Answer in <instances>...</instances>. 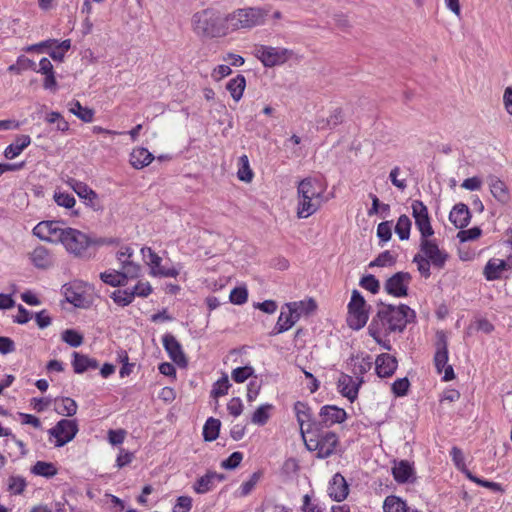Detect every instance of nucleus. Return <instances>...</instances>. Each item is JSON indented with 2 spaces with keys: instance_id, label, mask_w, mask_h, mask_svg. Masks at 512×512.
<instances>
[{
  "instance_id": "obj_15",
  "label": "nucleus",
  "mask_w": 512,
  "mask_h": 512,
  "mask_svg": "<svg viewBox=\"0 0 512 512\" xmlns=\"http://www.w3.org/2000/svg\"><path fill=\"white\" fill-rule=\"evenodd\" d=\"M70 186L74 192L84 200L85 204L92 208L94 211H101L103 209L97 193L87 184L77 180H71Z\"/></svg>"
},
{
  "instance_id": "obj_43",
  "label": "nucleus",
  "mask_w": 512,
  "mask_h": 512,
  "mask_svg": "<svg viewBox=\"0 0 512 512\" xmlns=\"http://www.w3.org/2000/svg\"><path fill=\"white\" fill-rule=\"evenodd\" d=\"M411 220L407 215H401L396 223L395 232L401 240H407L410 236Z\"/></svg>"
},
{
  "instance_id": "obj_32",
  "label": "nucleus",
  "mask_w": 512,
  "mask_h": 512,
  "mask_svg": "<svg viewBox=\"0 0 512 512\" xmlns=\"http://www.w3.org/2000/svg\"><path fill=\"white\" fill-rule=\"evenodd\" d=\"M222 480L223 476L217 474L216 472H208L204 476L200 477L194 484V491L198 494H204L209 492L212 487L214 480Z\"/></svg>"
},
{
  "instance_id": "obj_55",
  "label": "nucleus",
  "mask_w": 512,
  "mask_h": 512,
  "mask_svg": "<svg viewBox=\"0 0 512 512\" xmlns=\"http://www.w3.org/2000/svg\"><path fill=\"white\" fill-rule=\"evenodd\" d=\"M261 472H254L250 478L243 482L241 485V495L246 496L248 495L256 486V484L259 482L261 478Z\"/></svg>"
},
{
  "instance_id": "obj_38",
  "label": "nucleus",
  "mask_w": 512,
  "mask_h": 512,
  "mask_svg": "<svg viewBox=\"0 0 512 512\" xmlns=\"http://www.w3.org/2000/svg\"><path fill=\"white\" fill-rule=\"evenodd\" d=\"M392 473L397 482L405 483L411 477L413 469L407 461H400L393 467Z\"/></svg>"
},
{
  "instance_id": "obj_57",
  "label": "nucleus",
  "mask_w": 512,
  "mask_h": 512,
  "mask_svg": "<svg viewBox=\"0 0 512 512\" xmlns=\"http://www.w3.org/2000/svg\"><path fill=\"white\" fill-rule=\"evenodd\" d=\"M360 285L370 291L373 294H376L379 291L380 283L373 275H367L362 277L360 281Z\"/></svg>"
},
{
  "instance_id": "obj_21",
  "label": "nucleus",
  "mask_w": 512,
  "mask_h": 512,
  "mask_svg": "<svg viewBox=\"0 0 512 512\" xmlns=\"http://www.w3.org/2000/svg\"><path fill=\"white\" fill-rule=\"evenodd\" d=\"M346 412L342 408L333 405L323 406L320 410L321 422L326 426L342 423L346 419Z\"/></svg>"
},
{
  "instance_id": "obj_50",
  "label": "nucleus",
  "mask_w": 512,
  "mask_h": 512,
  "mask_svg": "<svg viewBox=\"0 0 512 512\" xmlns=\"http://www.w3.org/2000/svg\"><path fill=\"white\" fill-rule=\"evenodd\" d=\"M46 121L50 124L56 123L58 131L65 132L69 129L68 122L62 117V115L59 112H51L47 114Z\"/></svg>"
},
{
  "instance_id": "obj_53",
  "label": "nucleus",
  "mask_w": 512,
  "mask_h": 512,
  "mask_svg": "<svg viewBox=\"0 0 512 512\" xmlns=\"http://www.w3.org/2000/svg\"><path fill=\"white\" fill-rule=\"evenodd\" d=\"M409 387L410 382L407 377H404L395 380L391 389L396 396H404L407 394Z\"/></svg>"
},
{
  "instance_id": "obj_30",
  "label": "nucleus",
  "mask_w": 512,
  "mask_h": 512,
  "mask_svg": "<svg viewBox=\"0 0 512 512\" xmlns=\"http://www.w3.org/2000/svg\"><path fill=\"white\" fill-rule=\"evenodd\" d=\"M131 278L130 275L126 274L124 270L106 271L100 274V279L110 286H124L127 283V279Z\"/></svg>"
},
{
  "instance_id": "obj_5",
  "label": "nucleus",
  "mask_w": 512,
  "mask_h": 512,
  "mask_svg": "<svg viewBox=\"0 0 512 512\" xmlns=\"http://www.w3.org/2000/svg\"><path fill=\"white\" fill-rule=\"evenodd\" d=\"M302 438L309 451L317 452V457L324 459L334 454L339 439L336 433L331 431L319 432L312 425L302 429Z\"/></svg>"
},
{
  "instance_id": "obj_54",
  "label": "nucleus",
  "mask_w": 512,
  "mask_h": 512,
  "mask_svg": "<svg viewBox=\"0 0 512 512\" xmlns=\"http://www.w3.org/2000/svg\"><path fill=\"white\" fill-rule=\"evenodd\" d=\"M77 407V403L73 399L65 397L62 399V405L58 413L66 416H73L77 412Z\"/></svg>"
},
{
  "instance_id": "obj_39",
  "label": "nucleus",
  "mask_w": 512,
  "mask_h": 512,
  "mask_svg": "<svg viewBox=\"0 0 512 512\" xmlns=\"http://www.w3.org/2000/svg\"><path fill=\"white\" fill-rule=\"evenodd\" d=\"M221 423L218 419L210 417L203 427V437L205 441H214L217 439Z\"/></svg>"
},
{
  "instance_id": "obj_46",
  "label": "nucleus",
  "mask_w": 512,
  "mask_h": 512,
  "mask_svg": "<svg viewBox=\"0 0 512 512\" xmlns=\"http://www.w3.org/2000/svg\"><path fill=\"white\" fill-rule=\"evenodd\" d=\"M111 297L116 304L121 306H127L134 300L133 293L129 289L116 290L112 293Z\"/></svg>"
},
{
  "instance_id": "obj_61",
  "label": "nucleus",
  "mask_w": 512,
  "mask_h": 512,
  "mask_svg": "<svg viewBox=\"0 0 512 512\" xmlns=\"http://www.w3.org/2000/svg\"><path fill=\"white\" fill-rule=\"evenodd\" d=\"M295 411H296L297 421L300 426V432L302 433V429H304V422L306 419L309 418V415L307 413L308 407L302 402H297L295 404Z\"/></svg>"
},
{
  "instance_id": "obj_20",
  "label": "nucleus",
  "mask_w": 512,
  "mask_h": 512,
  "mask_svg": "<svg viewBox=\"0 0 512 512\" xmlns=\"http://www.w3.org/2000/svg\"><path fill=\"white\" fill-rule=\"evenodd\" d=\"M397 359L387 353L380 354L375 360V369L379 377H390L397 369Z\"/></svg>"
},
{
  "instance_id": "obj_16",
  "label": "nucleus",
  "mask_w": 512,
  "mask_h": 512,
  "mask_svg": "<svg viewBox=\"0 0 512 512\" xmlns=\"http://www.w3.org/2000/svg\"><path fill=\"white\" fill-rule=\"evenodd\" d=\"M163 346L170 359L180 367L187 366V358L179 341L172 334H165L162 339Z\"/></svg>"
},
{
  "instance_id": "obj_6",
  "label": "nucleus",
  "mask_w": 512,
  "mask_h": 512,
  "mask_svg": "<svg viewBox=\"0 0 512 512\" xmlns=\"http://www.w3.org/2000/svg\"><path fill=\"white\" fill-rule=\"evenodd\" d=\"M253 55L264 67L272 68L285 64L291 59L293 51L283 47L256 44L253 48Z\"/></svg>"
},
{
  "instance_id": "obj_56",
  "label": "nucleus",
  "mask_w": 512,
  "mask_h": 512,
  "mask_svg": "<svg viewBox=\"0 0 512 512\" xmlns=\"http://www.w3.org/2000/svg\"><path fill=\"white\" fill-rule=\"evenodd\" d=\"M248 292L244 287H236L230 293V301L234 304L241 305L247 301Z\"/></svg>"
},
{
  "instance_id": "obj_33",
  "label": "nucleus",
  "mask_w": 512,
  "mask_h": 512,
  "mask_svg": "<svg viewBox=\"0 0 512 512\" xmlns=\"http://www.w3.org/2000/svg\"><path fill=\"white\" fill-rule=\"evenodd\" d=\"M246 87V79L243 75L238 74L235 78L228 81L226 89L229 91L234 101L238 102L242 96Z\"/></svg>"
},
{
  "instance_id": "obj_26",
  "label": "nucleus",
  "mask_w": 512,
  "mask_h": 512,
  "mask_svg": "<svg viewBox=\"0 0 512 512\" xmlns=\"http://www.w3.org/2000/svg\"><path fill=\"white\" fill-rule=\"evenodd\" d=\"M470 211L466 204H456L449 214V220L454 224L456 228H463L469 224Z\"/></svg>"
},
{
  "instance_id": "obj_1",
  "label": "nucleus",
  "mask_w": 512,
  "mask_h": 512,
  "mask_svg": "<svg viewBox=\"0 0 512 512\" xmlns=\"http://www.w3.org/2000/svg\"><path fill=\"white\" fill-rule=\"evenodd\" d=\"M415 318V312L409 306L382 304L377 315L371 321L368 332L377 343L381 342V335L391 332H402L408 323Z\"/></svg>"
},
{
  "instance_id": "obj_64",
  "label": "nucleus",
  "mask_w": 512,
  "mask_h": 512,
  "mask_svg": "<svg viewBox=\"0 0 512 512\" xmlns=\"http://www.w3.org/2000/svg\"><path fill=\"white\" fill-rule=\"evenodd\" d=\"M480 234H481L480 228L473 227L471 229L462 230V231L458 232L457 237L459 238V240L461 242H466V241L477 239L480 236Z\"/></svg>"
},
{
  "instance_id": "obj_45",
  "label": "nucleus",
  "mask_w": 512,
  "mask_h": 512,
  "mask_svg": "<svg viewBox=\"0 0 512 512\" xmlns=\"http://www.w3.org/2000/svg\"><path fill=\"white\" fill-rule=\"evenodd\" d=\"M62 340L71 347H79L83 343V336L73 329H66L62 332Z\"/></svg>"
},
{
  "instance_id": "obj_31",
  "label": "nucleus",
  "mask_w": 512,
  "mask_h": 512,
  "mask_svg": "<svg viewBox=\"0 0 512 512\" xmlns=\"http://www.w3.org/2000/svg\"><path fill=\"white\" fill-rule=\"evenodd\" d=\"M31 143L30 136L20 135L15 141L6 147L4 155L7 159H13L17 157L27 146Z\"/></svg>"
},
{
  "instance_id": "obj_58",
  "label": "nucleus",
  "mask_w": 512,
  "mask_h": 512,
  "mask_svg": "<svg viewBox=\"0 0 512 512\" xmlns=\"http://www.w3.org/2000/svg\"><path fill=\"white\" fill-rule=\"evenodd\" d=\"M400 173V168L398 166H395L389 173V179L395 187L403 191L406 189L407 183L405 178H399Z\"/></svg>"
},
{
  "instance_id": "obj_41",
  "label": "nucleus",
  "mask_w": 512,
  "mask_h": 512,
  "mask_svg": "<svg viewBox=\"0 0 512 512\" xmlns=\"http://www.w3.org/2000/svg\"><path fill=\"white\" fill-rule=\"evenodd\" d=\"M384 512H407L406 503L399 497L391 495L383 503Z\"/></svg>"
},
{
  "instance_id": "obj_17",
  "label": "nucleus",
  "mask_w": 512,
  "mask_h": 512,
  "mask_svg": "<svg viewBox=\"0 0 512 512\" xmlns=\"http://www.w3.org/2000/svg\"><path fill=\"white\" fill-rule=\"evenodd\" d=\"M512 265V259L507 261L497 258H491L486 263L483 269V275L488 281H493L501 278L502 273Z\"/></svg>"
},
{
  "instance_id": "obj_7",
  "label": "nucleus",
  "mask_w": 512,
  "mask_h": 512,
  "mask_svg": "<svg viewBox=\"0 0 512 512\" xmlns=\"http://www.w3.org/2000/svg\"><path fill=\"white\" fill-rule=\"evenodd\" d=\"M59 243L63 244L69 253L77 257H85L88 247L94 241L87 234L67 227Z\"/></svg>"
},
{
  "instance_id": "obj_60",
  "label": "nucleus",
  "mask_w": 512,
  "mask_h": 512,
  "mask_svg": "<svg viewBox=\"0 0 512 512\" xmlns=\"http://www.w3.org/2000/svg\"><path fill=\"white\" fill-rule=\"evenodd\" d=\"M141 253L144 257L148 255L149 264L152 266V273H154V270H157L158 268L161 267V257H159L151 248L143 247L141 249Z\"/></svg>"
},
{
  "instance_id": "obj_11",
  "label": "nucleus",
  "mask_w": 512,
  "mask_h": 512,
  "mask_svg": "<svg viewBox=\"0 0 512 512\" xmlns=\"http://www.w3.org/2000/svg\"><path fill=\"white\" fill-rule=\"evenodd\" d=\"M78 432L75 420L62 419L49 430L50 436L56 438V447H62L72 441Z\"/></svg>"
},
{
  "instance_id": "obj_36",
  "label": "nucleus",
  "mask_w": 512,
  "mask_h": 512,
  "mask_svg": "<svg viewBox=\"0 0 512 512\" xmlns=\"http://www.w3.org/2000/svg\"><path fill=\"white\" fill-rule=\"evenodd\" d=\"M343 121V112L340 108L334 109L327 118L318 119V129H333L341 124Z\"/></svg>"
},
{
  "instance_id": "obj_14",
  "label": "nucleus",
  "mask_w": 512,
  "mask_h": 512,
  "mask_svg": "<svg viewBox=\"0 0 512 512\" xmlns=\"http://www.w3.org/2000/svg\"><path fill=\"white\" fill-rule=\"evenodd\" d=\"M411 281V275L408 272H397L385 282V291L395 297L407 295L408 284Z\"/></svg>"
},
{
  "instance_id": "obj_27",
  "label": "nucleus",
  "mask_w": 512,
  "mask_h": 512,
  "mask_svg": "<svg viewBox=\"0 0 512 512\" xmlns=\"http://www.w3.org/2000/svg\"><path fill=\"white\" fill-rule=\"evenodd\" d=\"M153 159V154L143 147L134 148L130 153V164L135 169H142L148 166Z\"/></svg>"
},
{
  "instance_id": "obj_35",
  "label": "nucleus",
  "mask_w": 512,
  "mask_h": 512,
  "mask_svg": "<svg viewBox=\"0 0 512 512\" xmlns=\"http://www.w3.org/2000/svg\"><path fill=\"white\" fill-rule=\"evenodd\" d=\"M69 112L78 117L85 123H90L94 118V110L88 107H83L77 100L71 101L69 104Z\"/></svg>"
},
{
  "instance_id": "obj_34",
  "label": "nucleus",
  "mask_w": 512,
  "mask_h": 512,
  "mask_svg": "<svg viewBox=\"0 0 512 512\" xmlns=\"http://www.w3.org/2000/svg\"><path fill=\"white\" fill-rule=\"evenodd\" d=\"M74 360L72 362L75 373L81 374L88 369H95L98 366L96 360L89 358L86 355H82L78 352L73 353Z\"/></svg>"
},
{
  "instance_id": "obj_48",
  "label": "nucleus",
  "mask_w": 512,
  "mask_h": 512,
  "mask_svg": "<svg viewBox=\"0 0 512 512\" xmlns=\"http://www.w3.org/2000/svg\"><path fill=\"white\" fill-rule=\"evenodd\" d=\"M254 373L251 366L238 367L232 371L231 377L236 383H243Z\"/></svg>"
},
{
  "instance_id": "obj_13",
  "label": "nucleus",
  "mask_w": 512,
  "mask_h": 512,
  "mask_svg": "<svg viewBox=\"0 0 512 512\" xmlns=\"http://www.w3.org/2000/svg\"><path fill=\"white\" fill-rule=\"evenodd\" d=\"M412 214L415 218V224L418 230L421 233L422 237H430L434 234L433 228L430 224V219L428 215V209L423 204V202L419 200H414L412 202Z\"/></svg>"
},
{
  "instance_id": "obj_47",
  "label": "nucleus",
  "mask_w": 512,
  "mask_h": 512,
  "mask_svg": "<svg viewBox=\"0 0 512 512\" xmlns=\"http://www.w3.org/2000/svg\"><path fill=\"white\" fill-rule=\"evenodd\" d=\"M65 297L66 300L75 307L84 308L87 306L85 297L81 293L74 291L72 288H66Z\"/></svg>"
},
{
  "instance_id": "obj_9",
  "label": "nucleus",
  "mask_w": 512,
  "mask_h": 512,
  "mask_svg": "<svg viewBox=\"0 0 512 512\" xmlns=\"http://www.w3.org/2000/svg\"><path fill=\"white\" fill-rule=\"evenodd\" d=\"M438 341L436 343L437 350L434 356V363L438 373H441L444 369V381H450L454 379L455 374L453 367L451 365H447L448 362V348H447V340L446 336L443 332H438Z\"/></svg>"
},
{
  "instance_id": "obj_23",
  "label": "nucleus",
  "mask_w": 512,
  "mask_h": 512,
  "mask_svg": "<svg viewBox=\"0 0 512 512\" xmlns=\"http://www.w3.org/2000/svg\"><path fill=\"white\" fill-rule=\"evenodd\" d=\"M36 72L45 76L43 81L44 89L50 91H55L57 89L54 67L48 58L44 57L40 60L37 65Z\"/></svg>"
},
{
  "instance_id": "obj_12",
  "label": "nucleus",
  "mask_w": 512,
  "mask_h": 512,
  "mask_svg": "<svg viewBox=\"0 0 512 512\" xmlns=\"http://www.w3.org/2000/svg\"><path fill=\"white\" fill-rule=\"evenodd\" d=\"M422 255L437 268H443L448 255L439 249L435 241L429 240L428 237H422L420 243Z\"/></svg>"
},
{
  "instance_id": "obj_29",
  "label": "nucleus",
  "mask_w": 512,
  "mask_h": 512,
  "mask_svg": "<svg viewBox=\"0 0 512 512\" xmlns=\"http://www.w3.org/2000/svg\"><path fill=\"white\" fill-rule=\"evenodd\" d=\"M298 320L297 315L291 311V308H286L285 306L276 323V333H283L289 330Z\"/></svg>"
},
{
  "instance_id": "obj_22",
  "label": "nucleus",
  "mask_w": 512,
  "mask_h": 512,
  "mask_svg": "<svg viewBox=\"0 0 512 512\" xmlns=\"http://www.w3.org/2000/svg\"><path fill=\"white\" fill-rule=\"evenodd\" d=\"M361 383L362 380L356 381L352 376L342 374L338 379V388L344 397L353 402L357 398Z\"/></svg>"
},
{
  "instance_id": "obj_44",
  "label": "nucleus",
  "mask_w": 512,
  "mask_h": 512,
  "mask_svg": "<svg viewBox=\"0 0 512 512\" xmlns=\"http://www.w3.org/2000/svg\"><path fill=\"white\" fill-rule=\"evenodd\" d=\"M271 408H272V405H270V404H264V405H261L260 407H258L252 415V418H251L252 423L259 425V426L265 425L270 418L269 410Z\"/></svg>"
},
{
  "instance_id": "obj_40",
  "label": "nucleus",
  "mask_w": 512,
  "mask_h": 512,
  "mask_svg": "<svg viewBox=\"0 0 512 512\" xmlns=\"http://www.w3.org/2000/svg\"><path fill=\"white\" fill-rule=\"evenodd\" d=\"M237 177L239 180L250 183L253 179L254 173L250 168L249 159L247 155H242L238 162Z\"/></svg>"
},
{
  "instance_id": "obj_51",
  "label": "nucleus",
  "mask_w": 512,
  "mask_h": 512,
  "mask_svg": "<svg viewBox=\"0 0 512 512\" xmlns=\"http://www.w3.org/2000/svg\"><path fill=\"white\" fill-rule=\"evenodd\" d=\"M229 387H230V383H229V380H228V376L224 375L222 378H220L214 384V387H213V390H212V396L217 398V397H220V396H223V395L227 394Z\"/></svg>"
},
{
  "instance_id": "obj_2",
  "label": "nucleus",
  "mask_w": 512,
  "mask_h": 512,
  "mask_svg": "<svg viewBox=\"0 0 512 512\" xmlns=\"http://www.w3.org/2000/svg\"><path fill=\"white\" fill-rule=\"evenodd\" d=\"M226 14L214 8H205L191 17L194 34L204 39L223 38L229 35Z\"/></svg>"
},
{
  "instance_id": "obj_28",
  "label": "nucleus",
  "mask_w": 512,
  "mask_h": 512,
  "mask_svg": "<svg viewBox=\"0 0 512 512\" xmlns=\"http://www.w3.org/2000/svg\"><path fill=\"white\" fill-rule=\"evenodd\" d=\"M286 308H291V311H293L294 314L297 315V318L300 319L303 315L313 313L317 308V304L314 299L309 298L307 300L287 303Z\"/></svg>"
},
{
  "instance_id": "obj_52",
  "label": "nucleus",
  "mask_w": 512,
  "mask_h": 512,
  "mask_svg": "<svg viewBox=\"0 0 512 512\" xmlns=\"http://www.w3.org/2000/svg\"><path fill=\"white\" fill-rule=\"evenodd\" d=\"M394 262H395L394 256L389 251H385V252H382L375 260H373L369 264V267L390 266V265H393Z\"/></svg>"
},
{
  "instance_id": "obj_18",
  "label": "nucleus",
  "mask_w": 512,
  "mask_h": 512,
  "mask_svg": "<svg viewBox=\"0 0 512 512\" xmlns=\"http://www.w3.org/2000/svg\"><path fill=\"white\" fill-rule=\"evenodd\" d=\"M349 486L345 478L340 474L336 473L329 484L328 494L329 496L337 501L341 502L348 496Z\"/></svg>"
},
{
  "instance_id": "obj_37",
  "label": "nucleus",
  "mask_w": 512,
  "mask_h": 512,
  "mask_svg": "<svg viewBox=\"0 0 512 512\" xmlns=\"http://www.w3.org/2000/svg\"><path fill=\"white\" fill-rule=\"evenodd\" d=\"M34 475L51 478L58 473L56 466L51 462L37 461L31 468Z\"/></svg>"
},
{
  "instance_id": "obj_62",
  "label": "nucleus",
  "mask_w": 512,
  "mask_h": 512,
  "mask_svg": "<svg viewBox=\"0 0 512 512\" xmlns=\"http://www.w3.org/2000/svg\"><path fill=\"white\" fill-rule=\"evenodd\" d=\"M192 508V499L189 496H180L173 507V512H189Z\"/></svg>"
},
{
  "instance_id": "obj_4",
  "label": "nucleus",
  "mask_w": 512,
  "mask_h": 512,
  "mask_svg": "<svg viewBox=\"0 0 512 512\" xmlns=\"http://www.w3.org/2000/svg\"><path fill=\"white\" fill-rule=\"evenodd\" d=\"M270 9L267 7L238 8L226 14L229 34L238 30H249L263 25Z\"/></svg>"
},
{
  "instance_id": "obj_10",
  "label": "nucleus",
  "mask_w": 512,
  "mask_h": 512,
  "mask_svg": "<svg viewBox=\"0 0 512 512\" xmlns=\"http://www.w3.org/2000/svg\"><path fill=\"white\" fill-rule=\"evenodd\" d=\"M66 228L59 221H42L33 228V234L43 241L59 243Z\"/></svg>"
},
{
  "instance_id": "obj_24",
  "label": "nucleus",
  "mask_w": 512,
  "mask_h": 512,
  "mask_svg": "<svg viewBox=\"0 0 512 512\" xmlns=\"http://www.w3.org/2000/svg\"><path fill=\"white\" fill-rule=\"evenodd\" d=\"M487 183L493 197L502 204H506L510 199V194L506 184L497 176L490 175Z\"/></svg>"
},
{
  "instance_id": "obj_63",
  "label": "nucleus",
  "mask_w": 512,
  "mask_h": 512,
  "mask_svg": "<svg viewBox=\"0 0 512 512\" xmlns=\"http://www.w3.org/2000/svg\"><path fill=\"white\" fill-rule=\"evenodd\" d=\"M243 459L241 452H233L227 459H225L221 466L225 469H235L238 467Z\"/></svg>"
},
{
  "instance_id": "obj_49",
  "label": "nucleus",
  "mask_w": 512,
  "mask_h": 512,
  "mask_svg": "<svg viewBox=\"0 0 512 512\" xmlns=\"http://www.w3.org/2000/svg\"><path fill=\"white\" fill-rule=\"evenodd\" d=\"M413 262L417 264L418 271L423 277H430L431 262L429 260H427L422 254L419 253L414 256Z\"/></svg>"
},
{
  "instance_id": "obj_59",
  "label": "nucleus",
  "mask_w": 512,
  "mask_h": 512,
  "mask_svg": "<svg viewBox=\"0 0 512 512\" xmlns=\"http://www.w3.org/2000/svg\"><path fill=\"white\" fill-rule=\"evenodd\" d=\"M54 200L59 206H63L65 208H72L75 205V198L68 193H55Z\"/></svg>"
},
{
  "instance_id": "obj_8",
  "label": "nucleus",
  "mask_w": 512,
  "mask_h": 512,
  "mask_svg": "<svg viewBox=\"0 0 512 512\" xmlns=\"http://www.w3.org/2000/svg\"><path fill=\"white\" fill-rule=\"evenodd\" d=\"M367 320L366 302L360 292L354 289L348 304L347 324L350 328L359 330L366 325Z\"/></svg>"
},
{
  "instance_id": "obj_19",
  "label": "nucleus",
  "mask_w": 512,
  "mask_h": 512,
  "mask_svg": "<svg viewBox=\"0 0 512 512\" xmlns=\"http://www.w3.org/2000/svg\"><path fill=\"white\" fill-rule=\"evenodd\" d=\"M133 255V250L128 247H122L117 252V260L121 264V269L125 271L126 274L130 275L131 278H136L140 272V266L131 260Z\"/></svg>"
},
{
  "instance_id": "obj_3",
  "label": "nucleus",
  "mask_w": 512,
  "mask_h": 512,
  "mask_svg": "<svg viewBox=\"0 0 512 512\" xmlns=\"http://www.w3.org/2000/svg\"><path fill=\"white\" fill-rule=\"evenodd\" d=\"M323 191L312 178L301 180L297 186L296 215L299 219H306L315 214L322 206Z\"/></svg>"
},
{
  "instance_id": "obj_25",
  "label": "nucleus",
  "mask_w": 512,
  "mask_h": 512,
  "mask_svg": "<svg viewBox=\"0 0 512 512\" xmlns=\"http://www.w3.org/2000/svg\"><path fill=\"white\" fill-rule=\"evenodd\" d=\"M29 258L33 265L38 269H49L53 266L54 261L49 250L44 246L36 247L30 254Z\"/></svg>"
},
{
  "instance_id": "obj_42",
  "label": "nucleus",
  "mask_w": 512,
  "mask_h": 512,
  "mask_svg": "<svg viewBox=\"0 0 512 512\" xmlns=\"http://www.w3.org/2000/svg\"><path fill=\"white\" fill-rule=\"evenodd\" d=\"M71 48V40L66 39L61 42H58L49 48L50 57L58 62H62L64 60L65 53Z\"/></svg>"
}]
</instances>
